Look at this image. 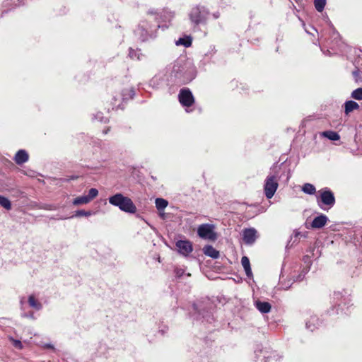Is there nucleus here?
I'll list each match as a JSON object with an SVG mask.
<instances>
[{
	"label": "nucleus",
	"instance_id": "obj_1",
	"mask_svg": "<svg viewBox=\"0 0 362 362\" xmlns=\"http://www.w3.org/2000/svg\"><path fill=\"white\" fill-rule=\"evenodd\" d=\"M108 200L110 204L117 206L122 211L130 214L136 212V206L132 200L127 197H124L121 193L115 194L109 197Z\"/></svg>",
	"mask_w": 362,
	"mask_h": 362
},
{
	"label": "nucleus",
	"instance_id": "obj_2",
	"mask_svg": "<svg viewBox=\"0 0 362 362\" xmlns=\"http://www.w3.org/2000/svg\"><path fill=\"white\" fill-rule=\"evenodd\" d=\"M209 12L204 6H197L192 8L189 19L196 25L206 23Z\"/></svg>",
	"mask_w": 362,
	"mask_h": 362
},
{
	"label": "nucleus",
	"instance_id": "obj_3",
	"mask_svg": "<svg viewBox=\"0 0 362 362\" xmlns=\"http://www.w3.org/2000/svg\"><path fill=\"white\" fill-rule=\"evenodd\" d=\"M278 181L279 175L277 173L269 175L267 177L264 182V191L267 199H272L274 195L279 187Z\"/></svg>",
	"mask_w": 362,
	"mask_h": 362
},
{
	"label": "nucleus",
	"instance_id": "obj_4",
	"mask_svg": "<svg viewBox=\"0 0 362 362\" xmlns=\"http://www.w3.org/2000/svg\"><path fill=\"white\" fill-rule=\"evenodd\" d=\"M197 234L202 239L214 241L217 239V235L214 232V226L209 223L200 225L197 228Z\"/></svg>",
	"mask_w": 362,
	"mask_h": 362
},
{
	"label": "nucleus",
	"instance_id": "obj_5",
	"mask_svg": "<svg viewBox=\"0 0 362 362\" xmlns=\"http://www.w3.org/2000/svg\"><path fill=\"white\" fill-rule=\"evenodd\" d=\"M178 100L182 106L186 107H192L195 103L194 97L188 88H183L180 90Z\"/></svg>",
	"mask_w": 362,
	"mask_h": 362
},
{
	"label": "nucleus",
	"instance_id": "obj_6",
	"mask_svg": "<svg viewBox=\"0 0 362 362\" xmlns=\"http://www.w3.org/2000/svg\"><path fill=\"white\" fill-rule=\"evenodd\" d=\"M320 197H317L318 205L322 207L320 202L323 204L332 207L335 204V197L334 193L329 189H322L319 191Z\"/></svg>",
	"mask_w": 362,
	"mask_h": 362
},
{
	"label": "nucleus",
	"instance_id": "obj_7",
	"mask_svg": "<svg viewBox=\"0 0 362 362\" xmlns=\"http://www.w3.org/2000/svg\"><path fill=\"white\" fill-rule=\"evenodd\" d=\"M178 252L184 256H187L193 250L192 243L189 240H178L176 243Z\"/></svg>",
	"mask_w": 362,
	"mask_h": 362
},
{
	"label": "nucleus",
	"instance_id": "obj_8",
	"mask_svg": "<svg viewBox=\"0 0 362 362\" xmlns=\"http://www.w3.org/2000/svg\"><path fill=\"white\" fill-rule=\"evenodd\" d=\"M243 239L245 244L252 245L257 239V230L253 228H246L243 232Z\"/></svg>",
	"mask_w": 362,
	"mask_h": 362
},
{
	"label": "nucleus",
	"instance_id": "obj_9",
	"mask_svg": "<svg viewBox=\"0 0 362 362\" xmlns=\"http://www.w3.org/2000/svg\"><path fill=\"white\" fill-rule=\"evenodd\" d=\"M29 159V155L25 150H19L15 155L14 161L18 165H22L27 162Z\"/></svg>",
	"mask_w": 362,
	"mask_h": 362
},
{
	"label": "nucleus",
	"instance_id": "obj_10",
	"mask_svg": "<svg viewBox=\"0 0 362 362\" xmlns=\"http://www.w3.org/2000/svg\"><path fill=\"white\" fill-rule=\"evenodd\" d=\"M327 220L328 218L325 215L321 214L313 219L311 226L313 228H321L326 225Z\"/></svg>",
	"mask_w": 362,
	"mask_h": 362
},
{
	"label": "nucleus",
	"instance_id": "obj_11",
	"mask_svg": "<svg viewBox=\"0 0 362 362\" xmlns=\"http://www.w3.org/2000/svg\"><path fill=\"white\" fill-rule=\"evenodd\" d=\"M134 95H135V91H134V88H132V87L124 88L119 93L121 100L124 102L127 101L131 99H133Z\"/></svg>",
	"mask_w": 362,
	"mask_h": 362
},
{
	"label": "nucleus",
	"instance_id": "obj_12",
	"mask_svg": "<svg viewBox=\"0 0 362 362\" xmlns=\"http://www.w3.org/2000/svg\"><path fill=\"white\" fill-rule=\"evenodd\" d=\"M255 304L257 309L262 313H268L271 311L272 305L268 302L257 300Z\"/></svg>",
	"mask_w": 362,
	"mask_h": 362
},
{
	"label": "nucleus",
	"instance_id": "obj_13",
	"mask_svg": "<svg viewBox=\"0 0 362 362\" xmlns=\"http://www.w3.org/2000/svg\"><path fill=\"white\" fill-rule=\"evenodd\" d=\"M358 109H359V105L354 100H349L344 103V112L346 115Z\"/></svg>",
	"mask_w": 362,
	"mask_h": 362
},
{
	"label": "nucleus",
	"instance_id": "obj_14",
	"mask_svg": "<svg viewBox=\"0 0 362 362\" xmlns=\"http://www.w3.org/2000/svg\"><path fill=\"white\" fill-rule=\"evenodd\" d=\"M204 253L212 258L216 259L219 257V252L211 245H206L203 249Z\"/></svg>",
	"mask_w": 362,
	"mask_h": 362
},
{
	"label": "nucleus",
	"instance_id": "obj_15",
	"mask_svg": "<svg viewBox=\"0 0 362 362\" xmlns=\"http://www.w3.org/2000/svg\"><path fill=\"white\" fill-rule=\"evenodd\" d=\"M241 264L245 269V274L248 277L252 276V272L250 267V259L247 257L243 256L241 259Z\"/></svg>",
	"mask_w": 362,
	"mask_h": 362
},
{
	"label": "nucleus",
	"instance_id": "obj_16",
	"mask_svg": "<svg viewBox=\"0 0 362 362\" xmlns=\"http://www.w3.org/2000/svg\"><path fill=\"white\" fill-rule=\"evenodd\" d=\"M111 101L112 110H117L119 108L124 101L121 100L119 93H115V95L112 97Z\"/></svg>",
	"mask_w": 362,
	"mask_h": 362
},
{
	"label": "nucleus",
	"instance_id": "obj_17",
	"mask_svg": "<svg viewBox=\"0 0 362 362\" xmlns=\"http://www.w3.org/2000/svg\"><path fill=\"white\" fill-rule=\"evenodd\" d=\"M29 305L37 310L42 308V304L35 298L33 295H30L28 298Z\"/></svg>",
	"mask_w": 362,
	"mask_h": 362
},
{
	"label": "nucleus",
	"instance_id": "obj_18",
	"mask_svg": "<svg viewBox=\"0 0 362 362\" xmlns=\"http://www.w3.org/2000/svg\"><path fill=\"white\" fill-rule=\"evenodd\" d=\"M323 136L332 141H337L340 139L339 134L334 131H326L322 133Z\"/></svg>",
	"mask_w": 362,
	"mask_h": 362
},
{
	"label": "nucleus",
	"instance_id": "obj_19",
	"mask_svg": "<svg viewBox=\"0 0 362 362\" xmlns=\"http://www.w3.org/2000/svg\"><path fill=\"white\" fill-rule=\"evenodd\" d=\"M302 190L304 193L308 194H314L316 192L315 186L310 183H305L302 187Z\"/></svg>",
	"mask_w": 362,
	"mask_h": 362
},
{
	"label": "nucleus",
	"instance_id": "obj_20",
	"mask_svg": "<svg viewBox=\"0 0 362 362\" xmlns=\"http://www.w3.org/2000/svg\"><path fill=\"white\" fill-rule=\"evenodd\" d=\"M192 40L191 37L187 36L185 37H181L178 40V41L176 42L177 45H181L185 46V47H189L192 45Z\"/></svg>",
	"mask_w": 362,
	"mask_h": 362
},
{
	"label": "nucleus",
	"instance_id": "obj_21",
	"mask_svg": "<svg viewBox=\"0 0 362 362\" xmlns=\"http://www.w3.org/2000/svg\"><path fill=\"white\" fill-rule=\"evenodd\" d=\"M168 204V201L163 198H157L156 199V206L158 211L163 210Z\"/></svg>",
	"mask_w": 362,
	"mask_h": 362
},
{
	"label": "nucleus",
	"instance_id": "obj_22",
	"mask_svg": "<svg viewBox=\"0 0 362 362\" xmlns=\"http://www.w3.org/2000/svg\"><path fill=\"white\" fill-rule=\"evenodd\" d=\"M90 202V199H88L87 196H81L74 199L73 204L74 205H81L88 204Z\"/></svg>",
	"mask_w": 362,
	"mask_h": 362
},
{
	"label": "nucleus",
	"instance_id": "obj_23",
	"mask_svg": "<svg viewBox=\"0 0 362 362\" xmlns=\"http://www.w3.org/2000/svg\"><path fill=\"white\" fill-rule=\"evenodd\" d=\"M0 205L6 210L11 209V203L10 200L2 195H0Z\"/></svg>",
	"mask_w": 362,
	"mask_h": 362
},
{
	"label": "nucleus",
	"instance_id": "obj_24",
	"mask_svg": "<svg viewBox=\"0 0 362 362\" xmlns=\"http://www.w3.org/2000/svg\"><path fill=\"white\" fill-rule=\"evenodd\" d=\"M325 4L326 0H314L315 9L319 12H322L324 10Z\"/></svg>",
	"mask_w": 362,
	"mask_h": 362
},
{
	"label": "nucleus",
	"instance_id": "obj_25",
	"mask_svg": "<svg viewBox=\"0 0 362 362\" xmlns=\"http://www.w3.org/2000/svg\"><path fill=\"white\" fill-rule=\"evenodd\" d=\"M351 98L357 100H362V88H358L354 90L351 93Z\"/></svg>",
	"mask_w": 362,
	"mask_h": 362
},
{
	"label": "nucleus",
	"instance_id": "obj_26",
	"mask_svg": "<svg viewBox=\"0 0 362 362\" xmlns=\"http://www.w3.org/2000/svg\"><path fill=\"white\" fill-rule=\"evenodd\" d=\"M9 340L12 342V344L15 348H16L19 350H21L23 349V345L20 340L15 339L13 337H9Z\"/></svg>",
	"mask_w": 362,
	"mask_h": 362
},
{
	"label": "nucleus",
	"instance_id": "obj_27",
	"mask_svg": "<svg viewBox=\"0 0 362 362\" xmlns=\"http://www.w3.org/2000/svg\"><path fill=\"white\" fill-rule=\"evenodd\" d=\"M98 194V191L95 188H91L88 191V199H90V201L93 200L94 198H95Z\"/></svg>",
	"mask_w": 362,
	"mask_h": 362
},
{
	"label": "nucleus",
	"instance_id": "obj_28",
	"mask_svg": "<svg viewBox=\"0 0 362 362\" xmlns=\"http://www.w3.org/2000/svg\"><path fill=\"white\" fill-rule=\"evenodd\" d=\"M91 214L90 211H86L84 210H78L76 211V216H88Z\"/></svg>",
	"mask_w": 362,
	"mask_h": 362
},
{
	"label": "nucleus",
	"instance_id": "obj_29",
	"mask_svg": "<svg viewBox=\"0 0 362 362\" xmlns=\"http://www.w3.org/2000/svg\"><path fill=\"white\" fill-rule=\"evenodd\" d=\"M110 131V127H107L106 129H105L103 131V133L104 134H107Z\"/></svg>",
	"mask_w": 362,
	"mask_h": 362
},
{
	"label": "nucleus",
	"instance_id": "obj_30",
	"mask_svg": "<svg viewBox=\"0 0 362 362\" xmlns=\"http://www.w3.org/2000/svg\"><path fill=\"white\" fill-rule=\"evenodd\" d=\"M47 348H53V346L52 345H47Z\"/></svg>",
	"mask_w": 362,
	"mask_h": 362
},
{
	"label": "nucleus",
	"instance_id": "obj_31",
	"mask_svg": "<svg viewBox=\"0 0 362 362\" xmlns=\"http://www.w3.org/2000/svg\"><path fill=\"white\" fill-rule=\"evenodd\" d=\"M214 17L217 18H218V15L214 14Z\"/></svg>",
	"mask_w": 362,
	"mask_h": 362
}]
</instances>
